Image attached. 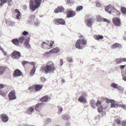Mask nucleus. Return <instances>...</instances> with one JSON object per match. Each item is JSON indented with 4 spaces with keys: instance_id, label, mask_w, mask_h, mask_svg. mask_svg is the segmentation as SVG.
I'll return each mask as SVG.
<instances>
[{
    "instance_id": "49530a36",
    "label": "nucleus",
    "mask_w": 126,
    "mask_h": 126,
    "mask_svg": "<svg viewBox=\"0 0 126 126\" xmlns=\"http://www.w3.org/2000/svg\"><path fill=\"white\" fill-rule=\"evenodd\" d=\"M0 50H1L5 55H7V53L6 52L4 51V49L1 47H0Z\"/></svg>"
},
{
    "instance_id": "c756f323",
    "label": "nucleus",
    "mask_w": 126,
    "mask_h": 126,
    "mask_svg": "<svg viewBox=\"0 0 126 126\" xmlns=\"http://www.w3.org/2000/svg\"><path fill=\"white\" fill-rule=\"evenodd\" d=\"M115 61L117 63H121L123 62L122 58H117L115 59Z\"/></svg>"
},
{
    "instance_id": "9b49d317",
    "label": "nucleus",
    "mask_w": 126,
    "mask_h": 126,
    "mask_svg": "<svg viewBox=\"0 0 126 126\" xmlns=\"http://www.w3.org/2000/svg\"><path fill=\"white\" fill-rule=\"evenodd\" d=\"M93 19L92 18L89 17L87 18L85 20L86 25L88 27H91L93 23Z\"/></svg>"
},
{
    "instance_id": "4468645a",
    "label": "nucleus",
    "mask_w": 126,
    "mask_h": 126,
    "mask_svg": "<svg viewBox=\"0 0 126 126\" xmlns=\"http://www.w3.org/2000/svg\"><path fill=\"white\" fill-rule=\"evenodd\" d=\"M1 118L2 121L6 122L8 120V117L6 114H1Z\"/></svg>"
},
{
    "instance_id": "6ab92c4d",
    "label": "nucleus",
    "mask_w": 126,
    "mask_h": 126,
    "mask_svg": "<svg viewBox=\"0 0 126 126\" xmlns=\"http://www.w3.org/2000/svg\"><path fill=\"white\" fill-rule=\"evenodd\" d=\"M76 15V12L74 11H71L68 12L67 14L68 17H69L74 16Z\"/></svg>"
},
{
    "instance_id": "20e7f679",
    "label": "nucleus",
    "mask_w": 126,
    "mask_h": 126,
    "mask_svg": "<svg viewBox=\"0 0 126 126\" xmlns=\"http://www.w3.org/2000/svg\"><path fill=\"white\" fill-rule=\"evenodd\" d=\"M87 43L85 40H78L76 43L75 46L76 48L79 49H81L84 48Z\"/></svg>"
},
{
    "instance_id": "e433bc0d",
    "label": "nucleus",
    "mask_w": 126,
    "mask_h": 126,
    "mask_svg": "<svg viewBox=\"0 0 126 126\" xmlns=\"http://www.w3.org/2000/svg\"><path fill=\"white\" fill-rule=\"evenodd\" d=\"M103 109L102 106H101L98 109V111L99 113H101L103 112Z\"/></svg>"
},
{
    "instance_id": "393cba45",
    "label": "nucleus",
    "mask_w": 126,
    "mask_h": 126,
    "mask_svg": "<svg viewBox=\"0 0 126 126\" xmlns=\"http://www.w3.org/2000/svg\"><path fill=\"white\" fill-rule=\"evenodd\" d=\"M94 38L95 39H102L104 38V37L101 35H94Z\"/></svg>"
},
{
    "instance_id": "4be33fe9",
    "label": "nucleus",
    "mask_w": 126,
    "mask_h": 126,
    "mask_svg": "<svg viewBox=\"0 0 126 126\" xmlns=\"http://www.w3.org/2000/svg\"><path fill=\"white\" fill-rule=\"evenodd\" d=\"M6 67L2 66H0V75L3 74L6 70Z\"/></svg>"
},
{
    "instance_id": "f03ea898",
    "label": "nucleus",
    "mask_w": 126,
    "mask_h": 126,
    "mask_svg": "<svg viewBox=\"0 0 126 126\" xmlns=\"http://www.w3.org/2000/svg\"><path fill=\"white\" fill-rule=\"evenodd\" d=\"M42 0H31L30 1V8L33 12L40 7Z\"/></svg>"
},
{
    "instance_id": "a211bd4d",
    "label": "nucleus",
    "mask_w": 126,
    "mask_h": 126,
    "mask_svg": "<svg viewBox=\"0 0 126 126\" xmlns=\"http://www.w3.org/2000/svg\"><path fill=\"white\" fill-rule=\"evenodd\" d=\"M34 110L33 108L32 107L29 108L26 111V113L27 114L31 115Z\"/></svg>"
},
{
    "instance_id": "412c9836",
    "label": "nucleus",
    "mask_w": 126,
    "mask_h": 126,
    "mask_svg": "<svg viewBox=\"0 0 126 126\" xmlns=\"http://www.w3.org/2000/svg\"><path fill=\"white\" fill-rule=\"evenodd\" d=\"M49 97L47 95L44 96L41 98L40 100L41 102H46L49 99Z\"/></svg>"
},
{
    "instance_id": "c85d7f7f",
    "label": "nucleus",
    "mask_w": 126,
    "mask_h": 126,
    "mask_svg": "<svg viewBox=\"0 0 126 126\" xmlns=\"http://www.w3.org/2000/svg\"><path fill=\"white\" fill-rule=\"evenodd\" d=\"M111 86L114 89L118 88L119 87L118 84H115L114 83H112Z\"/></svg>"
},
{
    "instance_id": "13d9d810",
    "label": "nucleus",
    "mask_w": 126,
    "mask_h": 126,
    "mask_svg": "<svg viewBox=\"0 0 126 126\" xmlns=\"http://www.w3.org/2000/svg\"><path fill=\"white\" fill-rule=\"evenodd\" d=\"M41 80L42 82H43L46 81V79L45 78L42 77L41 78Z\"/></svg>"
},
{
    "instance_id": "dca6fc26",
    "label": "nucleus",
    "mask_w": 126,
    "mask_h": 126,
    "mask_svg": "<svg viewBox=\"0 0 126 126\" xmlns=\"http://www.w3.org/2000/svg\"><path fill=\"white\" fill-rule=\"evenodd\" d=\"M43 87L42 85H35L33 86V88L35 92H37L41 90Z\"/></svg>"
},
{
    "instance_id": "6e6552de",
    "label": "nucleus",
    "mask_w": 126,
    "mask_h": 126,
    "mask_svg": "<svg viewBox=\"0 0 126 126\" xmlns=\"http://www.w3.org/2000/svg\"><path fill=\"white\" fill-rule=\"evenodd\" d=\"M8 96L9 100L11 101L16 99V97L15 95V92L13 90H11L8 94Z\"/></svg>"
},
{
    "instance_id": "680f3d73",
    "label": "nucleus",
    "mask_w": 126,
    "mask_h": 126,
    "mask_svg": "<svg viewBox=\"0 0 126 126\" xmlns=\"http://www.w3.org/2000/svg\"><path fill=\"white\" fill-rule=\"evenodd\" d=\"M29 90L30 92H31L33 91V88L32 87H30L29 88Z\"/></svg>"
},
{
    "instance_id": "5701e85b",
    "label": "nucleus",
    "mask_w": 126,
    "mask_h": 126,
    "mask_svg": "<svg viewBox=\"0 0 126 126\" xmlns=\"http://www.w3.org/2000/svg\"><path fill=\"white\" fill-rule=\"evenodd\" d=\"M42 104V103H40L36 104L35 106V110L36 111H38L41 107Z\"/></svg>"
},
{
    "instance_id": "de8ad7c7",
    "label": "nucleus",
    "mask_w": 126,
    "mask_h": 126,
    "mask_svg": "<svg viewBox=\"0 0 126 126\" xmlns=\"http://www.w3.org/2000/svg\"><path fill=\"white\" fill-rule=\"evenodd\" d=\"M63 109L61 107H59V108L58 109V113L59 114H61V112H62L63 111Z\"/></svg>"
},
{
    "instance_id": "69168bd1",
    "label": "nucleus",
    "mask_w": 126,
    "mask_h": 126,
    "mask_svg": "<svg viewBox=\"0 0 126 126\" xmlns=\"http://www.w3.org/2000/svg\"><path fill=\"white\" fill-rule=\"evenodd\" d=\"M123 79L125 81H126V76H123Z\"/></svg>"
},
{
    "instance_id": "e2e57ef3",
    "label": "nucleus",
    "mask_w": 126,
    "mask_h": 126,
    "mask_svg": "<svg viewBox=\"0 0 126 126\" xmlns=\"http://www.w3.org/2000/svg\"><path fill=\"white\" fill-rule=\"evenodd\" d=\"M79 37L80 38H82V39H85L84 36L82 35H81L79 36Z\"/></svg>"
},
{
    "instance_id": "9d476101",
    "label": "nucleus",
    "mask_w": 126,
    "mask_h": 126,
    "mask_svg": "<svg viewBox=\"0 0 126 126\" xmlns=\"http://www.w3.org/2000/svg\"><path fill=\"white\" fill-rule=\"evenodd\" d=\"M113 22L115 26H120L121 21L120 19L117 17L114 18L113 19Z\"/></svg>"
},
{
    "instance_id": "864d4df0",
    "label": "nucleus",
    "mask_w": 126,
    "mask_h": 126,
    "mask_svg": "<svg viewBox=\"0 0 126 126\" xmlns=\"http://www.w3.org/2000/svg\"><path fill=\"white\" fill-rule=\"evenodd\" d=\"M6 86V85L3 84H0V89H2Z\"/></svg>"
},
{
    "instance_id": "bb28decb",
    "label": "nucleus",
    "mask_w": 126,
    "mask_h": 126,
    "mask_svg": "<svg viewBox=\"0 0 126 126\" xmlns=\"http://www.w3.org/2000/svg\"><path fill=\"white\" fill-rule=\"evenodd\" d=\"M121 11L123 15H126V8L124 7L121 8Z\"/></svg>"
},
{
    "instance_id": "37998d69",
    "label": "nucleus",
    "mask_w": 126,
    "mask_h": 126,
    "mask_svg": "<svg viewBox=\"0 0 126 126\" xmlns=\"http://www.w3.org/2000/svg\"><path fill=\"white\" fill-rule=\"evenodd\" d=\"M67 3L68 4L70 5L73 4L74 2L70 0H67Z\"/></svg>"
},
{
    "instance_id": "7c9ffc66",
    "label": "nucleus",
    "mask_w": 126,
    "mask_h": 126,
    "mask_svg": "<svg viewBox=\"0 0 126 126\" xmlns=\"http://www.w3.org/2000/svg\"><path fill=\"white\" fill-rule=\"evenodd\" d=\"M51 53L52 52H51L50 51L49 52H47L44 54V55L45 57L48 58L50 56Z\"/></svg>"
},
{
    "instance_id": "4d7b16f0",
    "label": "nucleus",
    "mask_w": 126,
    "mask_h": 126,
    "mask_svg": "<svg viewBox=\"0 0 126 126\" xmlns=\"http://www.w3.org/2000/svg\"><path fill=\"white\" fill-rule=\"evenodd\" d=\"M60 65H62L63 63V60L62 59H61L60 61Z\"/></svg>"
},
{
    "instance_id": "4c0bfd02",
    "label": "nucleus",
    "mask_w": 126,
    "mask_h": 126,
    "mask_svg": "<svg viewBox=\"0 0 126 126\" xmlns=\"http://www.w3.org/2000/svg\"><path fill=\"white\" fill-rule=\"evenodd\" d=\"M83 8V7L82 6H78L76 9V11L78 12L81 10Z\"/></svg>"
},
{
    "instance_id": "aec40b11",
    "label": "nucleus",
    "mask_w": 126,
    "mask_h": 126,
    "mask_svg": "<svg viewBox=\"0 0 126 126\" xmlns=\"http://www.w3.org/2000/svg\"><path fill=\"white\" fill-rule=\"evenodd\" d=\"M120 44L117 43H116L112 44L111 47V48L114 49L116 48L119 47L120 46Z\"/></svg>"
},
{
    "instance_id": "1a4fd4ad",
    "label": "nucleus",
    "mask_w": 126,
    "mask_h": 126,
    "mask_svg": "<svg viewBox=\"0 0 126 126\" xmlns=\"http://www.w3.org/2000/svg\"><path fill=\"white\" fill-rule=\"evenodd\" d=\"M53 23L57 25L59 24L63 25L65 23V21L62 19H57L55 18L54 19Z\"/></svg>"
},
{
    "instance_id": "3c124183",
    "label": "nucleus",
    "mask_w": 126,
    "mask_h": 126,
    "mask_svg": "<svg viewBox=\"0 0 126 126\" xmlns=\"http://www.w3.org/2000/svg\"><path fill=\"white\" fill-rule=\"evenodd\" d=\"M97 18L98 21H102L103 20V18H102L101 17L99 16H97Z\"/></svg>"
},
{
    "instance_id": "f3484780",
    "label": "nucleus",
    "mask_w": 126,
    "mask_h": 126,
    "mask_svg": "<svg viewBox=\"0 0 126 126\" xmlns=\"http://www.w3.org/2000/svg\"><path fill=\"white\" fill-rule=\"evenodd\" d=\"M22 74V73L18 69L16 70L14 72V76H20Z\"/></svg>"
},
{
    "instance_id": "ea45409f",
    "label": "nucleus",
    "mask_w": 126,
    "mask_h": 126,
    "mask_svg": "<svg viewBox=\"0 0 126 126\" xmlns=\"http://www.w3.org/2000/svg\"><path fill=\"white\" fill-rule=\"evenodd\" d=\"M119 105V107H121L123 109L126 110V105H122L121 104H120Z\"/></svg>"
},
{
    "instance_id": "58836bf2",
    "label": "nucleus",
    "mask_w": 126,
    "mask_h": 126,
    "mask_svg": "<svg viewBox=\"0 0 126 126\" xmlns=\"http://www.w3.org/2000/svg\"><path fill=\"white\" fill-rule=\"evenodd\" d=\"M110 5H109L108 6H106L105 9V11L107 12H108V13L110 10Z\"/></svg>"
},
{
    "instance_id": "72a5a7b5",
    "label": "nucleus",
    "mask_w": 126,
    "mask_h": 126,
    "mask_svg": "<svg viewBox=\"0 0 126 126\" xmlns=\"http://www.w3.org/2000/svg\"><path fill=\"white\" fill-rule=\"evenodd\" d=\"M106 102L105 103L104 105H102V107L103 108V110H105L108 107V103H107L106 101Z\"/></svg>"
},
{
    "instance_id": "0eeeda50",
    "label": "nucleus",
    "mask_w": 126,
    "mask_h": 126,
    "mask_svg": "<svg viewBox=\"0 0 126 126\" xmlns=\"http://www.w3.org/2000/svg\"><path fill=\"white\" fill-rule=\"evenodd\" d=\"M87 95V94L86 93H83L79 97L78 100L81 103H85L87 101L86 98V96Z\"/></svg>"
},
{
    "instance_id": "a19ab883",
    "label": "nucleus",
    "mask_w": 126,
    "mask_h": 126,
    "mask_svg": "<svg viewBox=\"0 0 126 126\" xmlns=\"http://www.w3.org/2000/svg\"><path fill=\"white\" fill-rule=\"evenodd\" d=\"M67 60L69 62L71 63L73 62V60L72 58L68 57L67 58Z\"/></svg>"
},
{
    "instance_id": "b1692460",
    "label": "nucleus",
    "mask_w": 126,
    "mask_h": 126,
    "mask_svg": "<svg viewBox=\"0 0 126 126\" xmlns=\"http://www.w3.org/2000/svg\"><path fill=\"white\" fill-rule=\"evenodd\" d=\"M60 51V49L58 47H56L53 49L50 50V52L52 53H58Z\"/></svg>"
},
{
    "instance_id": "79ce46f5",
    "label": "nucleus",
    "mask_w": 126,
    "mask_h": 126,
    "mask_svg": "<svg viewBox=\"0 0 126 126\" xmlns=\"http://www.w3.org/2000/svg\"><path fill=\"white\" fill-rule=\"evenodd\" d=\"M101 103L100 101L99 100H97V102L96 103V105L97 107H99V106H101Z\"/></svg>"
},
{
    "instance_id": "f257e3e1",
    "label": "nucleus",
    "mask_w": 126,
    "mask_h": 126,
    "mask_svg": "<svg viewBox=\"0 0 126 126\" xmlns=\"http://www.w3.org/2000/svg\"><path fill=\"white\" fill-rule=\"evenodd\" d=\"M41 70L47 74L55 70V66L53 63L51 61H48L45 66H43L41 68Z\"/></svg>"
},
{
    "instance_id": "2eb2a0df",
    "label": "nucleus",
    "mask_w": 126,
    "mask_h": 126,
    "mask_svg": "<svg viewBox=\"0 0 126 126\" xmlns=\"http://www.w3.org/2000/svg\"><path fill=\"white\" fill-rule=\"evenodd\" d=\"M64 8L62 6H60L54 10V12L57 13L59 12H63L64 10Z\"/></svg>"
},
{
    "instance_id": "09e8293b",
    "label": "nucleus",
    "mask_w": 126,
    "mask_h": 126,
    "mask_svg": "<svg viewBox=\"0 0 126 126\" xmlns=\"http://www.w3.org/2000/svg\"><path fill=\"white\" fill-rule=\"evenodd\" d=\"M102 21H104L106 22L109 23L110 22V21L106 18H103V20Z\"/></svg>"
},
{
    "instance_id": "052dcab7",
    "label": "nucleus",
    "mask_w": 126,
    "mask_h": 126,
    "mask_svg": "<svg viewBox=\"0 0 126 126\" xmlns=\"http://www.w3.org/2000/svg\"><path fill=\"white\" fill-rule=\"evenodd\" d=\"M122 75L123 76H125L126 75V70H125V72H122Z\"/></svg>"
},
{
    "instance_id": "8fccbe9b",
    "label": "nucleus",
    "mask_w": 126,
    "mask_h": 126,
    "mask_svg": "<svg viewBox=\"0 0 126 126\" xmlns=\"http://www.w3.org/2000/svg\"><path fill=\"white\" fill-rule=\"evenodd\" d=\"M69 116H68L67 115H65L63 116V118L64 119L66 120L67 119H68L69 118Z\"/></svg>"
},
{
    "instance_id": "5fc2aeb1",
    "label": "nucleus",
    "mask_w": 126,
    "mask_h": 126,
    "mask_svg": "<svg viewBox=\"0 0 126 126\" xmlns=\"http://www.w3.org/2000/svg\"><path fill=\"white\" fill-rule=\"evenodd\" d=\"M115 121L118 124H119L121 123L120 120L119 119H116L115 120Z\"/></svg>"
},
{
    "instance_id": "a18cd8bd",
    "label": "nucleus",
    "mask_w": 126,
    "mask_h": 126,
    "mask_svg": "<svg viewBox=\"0 0 126 126\" xmlns=\"http://www.w3.org/2000/svg\"><path fill=\"white\" fill-rule=\"evenodd\" d=\"M7 1L9 5H10L12 4V0H7Z\"/></svg>"
},
{
    "instance_id": "c03bdc74",
    "label": "nucleus",
    "mask_w": 126,
    "mask_h": 126,
    "mask_svg": "<svg viewBox=\"0 0 126 126\" xmlns=\"http://www.w3.org/2000/svg\"><path fill=\"white\" fill-rule=\"evenodd\" d=\"M29 63V62L27 61H23L22 62V64L23 66H24L26 64Z\"/></svg>"
},
{
    "instance_id": "f8f14e48",
    "label": "nucleus",
    "mask_w": 126,
    "mask_h": 126,
    "mask_svg": "<svg viewBox=\"0 0 126 126\" xmlns=\"http://www.w3.org/2000/svg\"><path fill=\"white\" fill-rule=\"evenodd\" d=\"M15 14L16 16V18L18 20H20L21 18V14L19 10L16 9L15 10Z\"/></svg>"
},
{
    "instance_id": "f704fd0d",
    "label": "nucleus",
    "mask_w": 126,
    "mask_h": 126,
    "mask_svg": "<svg viewBox=\"0 0 126 126\" xmlns=\"http://www.w3.org/2000/svg\"><path fill=\"white\" fill-rule=\"evenodd\" d=\"M118 91L120 93H122L124 91V88L121 87L120 86H119L118 88Z\"/></svg>"
},
{
    "instance_id": "338daca9",
    "label": "nucleus",
    "mask_w": 126,
    "mask_h": 126,
    "mask_svg": "<svg viewBox=\"0 0 126 126\" xmlns=\"http://www.w3.org/2000/svg\"><path fill=\"white\" fill-rule=\"evenodd\" d=\"M125 66V65H122L121 66V69H123Z\"/></svg>"
},
{
    "instance_id": "c9c22d12",
    "label": "nucleus",
    "mask_w": 126,
    "mask_h": 126,
    "mask_svg": "<svg viewBox=\"0 0 126 126\" xmlns=\"http://www.w3.org/2000/svg\"><path fill=\"white\" fill-rule=\"evenodd\" d=\"M36 68L35 66H33V68L31 70L30 73L31 75H33L35 72Z\"/></svg>"
},
{
    "instance_id": "cd10ccee",
    "label": "nucleus",
    "mask_w": 126,
    "mask_h": 126,
    "mask_svg": "<svg viewBox=\"0 0 126 126\" xmlns=\"http://www.w3.org/2000/svg\"><path fill=\"white\" fill-rule=\"evenodd\" d=\"M95 102L93 100H92L91 101L90 104L91 105V106L94 109H95L96 108V107L95 105Z\"/></svg>"
},
{
    "instance_id": "603ef678",
    "label": "nucleus",
    "mask_w": 126,
    "mask_h": 126,
    "mask_svg": "<svg viewBox=\"0 0 126 126\" xmlns=\"http://www.w3.org/2000/svg\"><path fill=\"white\" fill-rule=\"evenodd\" d=\"M28 32L27 31H24L22 33L23 35L24 36H26L28 34Z\"/></svg>"
},
{
    "instance_id": "423d86ee",
    "label": "nucleus",
    "mask_w": 126,
    "mask_h": 126,
    "mask_svg": "<svg viewBox=\"0 0 126 126\" xmlns=\"http://www.w3.org/2000/svg\"><path fill=\"white\" fill-rule=\"evenodd\" d=\"M106 101L107 103H111V108H117L119 107L120 104L117 102H115L114 100L107 98Z\"/></svg>"
},
{
    "instance_id": "473e14b6",
    "label": "nucleus",
    "mask_w": 126,
    "mask_h": 126,
    "mask_svg": "<svg viewBox=\"0 0 126 126\" xmlns=\"http://www.w3.org/2000/svg\"><path fill=\"white\" fill-rule=\"evenodd\" d=\"M7 2V0H0V7L2 6Z\"/></svg>"
},
{
    "instance_id": "a878e982",
    "label": "nucleus",
    "mask_w": 126,
    "mask_h": 126,
    "mask_svg": "<svg viewBox=\"0 0 126 126\" xmlns=\"http://www.w3.org/2000/svg\"><path fill=\"white\" fill-rule=\"evenodd\" d=\"M115 10V8L113 6H112L111 5H110V10L108 12V13L111 14L112 13L114 12Z\"/></svg>"
},
{
    "instance_id": "2f4dec72",
    "label": "nucleus",
    "mask_w": 126,
    "mask_h": 126,
    "mask_svg": "<svg viewBox=\"0 0 126 126\" xmlns=\"http://www.w3.org/2000/svg\"><path fill=\"white\" fill-rule=\"evenodd\" d=\"M96 6V7H101L102 4L100 3L99 0H96L95 1Z\"/></svg>"
},
{
    "instance_id": "774afa93",
    "label": "nucleus",
    "mask_w": 126,
    "mask_h": 126,
    "mask_svg": "<svg viewBox=\"0 0 126 126\" xmlns=\"http://www.w3.org/2000/svg\"><path fill=\"white\" fill-rule=\"evenodd\" d=\"M123 62L126 61V58H122Z\"/></svg>"
},
{
    "instance_id": "7ed1b4c3",
    "label": "nucleus",
    "mask_w": 126,
    "mask_h": 126,
    "mask_svg": "<svg viewBox=\"0 0 126 126\" xmlns=\"http://www.w3.org/2000/svg\"><path fill=\"white\" fill-rule=\"evenodd\" d=\"M24 40H12V42L15 45H19V43H22L24 41ZM24 45L27 49H30L31 48V45L29 44L30 40H25Z\"/></svg>"
},
{
    "instance_id": "6e6d98bb",
    "label": "nucleus",
    "mask_w": 126,
    "mask_h": 126,
    "mask_svg": "<svg viewBox=\"0 0 126 126\" xmlns=\"http://www.w3.org/2000/svg\"><path fill=\"white\" fill-rule=\"evenodd\" d=\"M7 93H6L5 92H2L1 94V95L5 97Z\"/></svg>"
},
{
    "instance_id": "39448f33",
    "label": "nucleus",
    "mask_w": 126,
    "mask_h": 126,
    "mask_svg": "<svg viewBox=\"0 0 126 126\" xmlns=\"http://www.w3.org/2000/svg\"><path fill=\"white\" fill-rule=\"evenodd\" d=\"M54 43L53 41L50 40L46 41V42H43L42 44V48L46 49H50L52 47Z\"/></svg>"
},
{
    "instance_id": "bf43d9fd",
    "label": "nucleus",
    "mask_w": 126,
    "mask_h": 126,
    "mask_svg": "<svg viewBox=\"0 0 126 126\" xmlns=\"http://www.w3.org/2000/svg\"><path fill=\"white\" fill-rule=\"evenodd\" d=\"M123 126H126V121H124L122 123Z\"/></svg>"
},
{
    "instance_id": "0e129e2a",
    "label": "nucleus",
    "mask_w": 126,
    "mask_h": 126,
    "mask_svg": "<svg viewBox=\"0 0 126 126\" xmlns=\"http://www.w3.org/2000/svg\"><path fill=\"white\" fill-rule=\"evenodd\" d=\"M30 63L32 65H34V66H35V63L33 62H31Z\"/></svg>"
},
{
    "instance_id": "ddd939ff",
    "label": "nucleus",
    "mask_w": 126,
    "mask_h": 126,
    "mask_svg": "<svg viewBox=\"0 0 126 126\" xmlns=\"http://www.w3.org/2000/svg\"><path fill=\"white\" fill-rule=\"evenodd\" d=\"M13 57L15 58H19L21 56V54L18 51L14 50L12 53Z\"/></svg>"
}]
</instances>
